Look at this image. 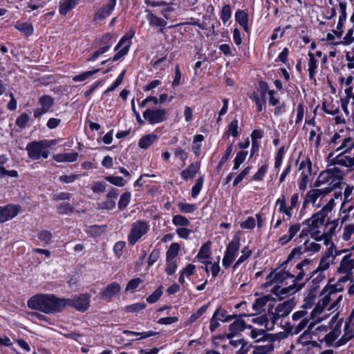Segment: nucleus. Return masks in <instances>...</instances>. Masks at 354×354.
I'll list each match as a JSON object with an SVG mask.
<instances>
[{"label": "nucleus", "mask_w": 354, "mask_h": 354, "mask_svg": "<svg viewBox=\"0 0 354 354\" xmlns=\"http://www.w3.org/2000/svg\"><path fill=\"white\" fill-rule=\"evenodd\" d=\"M65 302V299H59L53 295H37L28 301V306L45 313H53L62 310Z\"/></svg>", "instance_id": "obj_1"}, {"label": "nucleus", "mask_w": 354, "mask_h": 354, "mask_svg": "<svg viewBox=\"0 0 354 354\" xmlns=\"http://www.w3.org/2000/svg\"><path fill=\"white\" fill-rule=\"evenodd\" d=\"M342 290V288H337V285L332 286L326 290H324L322 294L325 295L317 303L316 306L311 313L312 317L320 315L330 301H333V303L330 306L328 310L336 311L339 308V303L342 299V295H337V292Z\"/></svg>", "instance_id": "obj_2"}, {"label": "nucleus", "mask_w": 354, "mask_h": 354, "mask_svg": "<svg viewBox=\"0 0 354 354\" xmlns=\"http://www.w3.org/2000/svg\"><path fill=\"white\" fill-rule=\"evenodd\" d=\"M344 176V172L339 168L330 166L319 174L315 185L319 187L322 185L327 184L328 187L326 188H331L332 192L342 183Z\"/></svg>", "instance_id": "obj_3"}, {"label": "nucleus", "mask_w": 354, "mask_h": 354, "mask_svg": "<svg viewBox=\"0 0 354 354\" xmlns=\"http://www.w3.org/2000/svg\"><path fill=\"white\" fill-rule=\"evenodd\" d=\"M335 205V200L330 198L329 201L322 208L320 211L314 214L311 218L306 219L304 224L309 228H319V225H324L325 218L328 216Z\"/></svg>", "instance_id": "obj_4"}, {"label": "nucleus", "mask_w": 354, "mask_h": 354, "mask_svg": "<svg viewBox=\"0 0 354 354\" xmlns=\"http://www.w3.org/2000/svg\"><path fill=\"white\" fill-rule=\"evenodd\" d=\"M330 192L331 188L310 189L305 196L303 207H305L308 204H311L317 208L320 207L322 199Z\"/></svg>", "instance_id": "obj_5"}, {"label": "nucleus", "mask_w": 354, "mask_h": 354, "mask_svg": "<svg viewBox=\"0 0 354 354\" xmlns=\"http://www.w3.org/2000/svg\"><path fill=\"white\" fill-rule=\"evenodd\" d=\"M248 328L250 329V337L254 340L255 342H274L279 339L286 337L287 335L285 333H279L277 334L268 333L263 329H259L249 326Z\"/></svg>", "instance_id": "obj_6"}, {"label": "nucleus", "mask_w": 354, "mask_h": 354, "mask_svg": "<svg viewBox=\"0 0 354 354\" xmlns=\"http://www.w3.org/2000/svg\"><path fill=\"white\" fill-rule=\"evenodd\" d=\"M149 229V223L146 221H138L133 223L128 234L129 244L135 245L142 236L147 233Z\"/></svg>", "instance_id": "obj_7"}, {"label": "nucleus", "mask_w": 354, "mask_h": 354, "mask_svg": "<svg viewBox=\"0 0 354 354\" xmlns=\"http://www.w3.org/2000/svg\"><path fill=\"white\" fill-rule=\"evenodd\" d=\"M46 143L42 140L28 143L26 148L28 157L32 160H39L41 157L47 158L49 151L46 149Z\"/></svg>", "instance_id": "obj_8"}, {"label": "nucleus", "mask_w": 354, "mask_h": 354, "mask_svg": "<svg viewBox=\"0 0 354 354\" xmlns=\"http://www.w3.org/2000/svg\"><path fill=\"white\" fill-rule=\"evenodd\" d=\"M304 286V283H299L293 279L292 284L287 287L275 286L271 289V293L282 300L289 295L294 294L300 290Z\"/></svg>", "instance_id": "obj_9"}, {"label": "nucleus", "mask_w": 354, "mask_h": 354, "mask_svg": "<svg viewBox=\"0 0 354 354\" xmlns=\"http://www.w3.org/2000/svg\"><path fill=\"white\" fill-rule=\"evenodd\" d=\"M334 152H330L328 156V167L335 166L336 165L351 167L354 165V161L349 156L345 155L346 153L339 152L338 155L334 156Z\"/></svg>", "instance_id": "obj_10"}, {"label": "nucleus", "mask_w": 354, "mask_h": 354, "mask_svg": "<svg viewBox=\"0 0 354 354\" xmlns=\"http://www.w3.org/2000/svg\"><path fill=\"white\" fill-rule=\"evenodd\" d=\"M240 246L239 238L234 237L227 247V250L223 259V265L225 268L230 267L234 259V257Z\"/></svg>", "instance_id": "obj_11"}, {"label": "nucleus", "mask_w": 354, "mask_h": 354, "mask_svg": "<svg viewBox=\"0 0 354 354\" xmlns=\"http://www.w3.org/2000/svg\"><path fill=\"white\" fill-rule=\"evenodd\" d=\"M167 112L162 109H147L143 113V117L150 124L162 122L166 120Z\"/></svg>", "instance_id": "obj_12"}, {"label": "nucleus", "mask_w": 354, "mask_h": 354, "mask_svg": "<svg viewBox=\"0 0 354 354\" xmlns=\"http://www.w3.org/2000/svg\"><path fill=\"white\" fill-rule=\"evenodd\" d=\"M133 36V32L126 34L118 42L117 46H115V50H118L121 48L113 57V61H117L126 54H127L130 46H131V39Z\"/></svg>", "instance_id": "obj_13"}, {"label": "nucleus", "mask_w": 354, "mask_h": 354, "mask_svg": "<svg viewBox=\"0 0 354 354\" xmlns=\"http://www.w3.org/2000/svg\"><path fill=\"white\" fill-rule=\"evenodd\" d=\"M295 306V302L293 300H288L277 306L274 310V313L272 315V323L274 324L276 320L280 317H284L288 316L292 310Z\"/></svg>", "instance_id": "obj_14"}, {"label": "nucleus", "mask_w": 354, "mask_h": 354, "mask_svg": "<svg viewBox=\"0 0 354 354\" xmlns=\"http://www.w3.org/2000/svg\"><path fill=\"white\" fill-rule=\"evenodd\" d=\"M38 103L40 107L36 109L33 113L34 117L37 118L49 111L54 104V98L48 95H44L39 98Z\"/></svg>", "instance_id": "obj_15"}, {"label": "nucleus", "mask_w": 354, "mask_h": 354, "mask_svg": "<svg viewBox=\"0 0 354 354\" xmlns=\"http://www.w3.org/2000/svg\"><path fill=\"white\" fill-rule=\"evenodd\" d=\"M313 260L305 259L296 266V269L299 270L298 274L295 277V281L297 283L302 281L305 276L307 277L306 279L310 276V273L313 272L312 270Z\"/></svg>", "instance_id": "obj_16"}, {"label": "nucleus", "mask_w": 354, "mask_h": 354, "mask_svg": "<svg viewBox=\"0 0 354 354\" xmlns=\"http://www.w3.org/2000/svg\"><path fill=\"white\" fill-rule=\"evenodd\" d=\"M65 307L73 306L80 311H85L89 306V297L86 295H81L72 299H65Z\"/></svg>", "instance_id": "obj_17"}, {"label": "nucleus", "mask_w": 354, "mask_h": 354, "mask_svg": "<svg viewBox=\"0 0 354 354\" xmlns=\"http://www.w3.org/2000/svg\"><path fill=\"white\" fill-rule=\"evenodd\" d=\"M330 258L331 254L330 252L325 254L321 259L319 266L317 268L313 270V272L310 273V276L307 279H306V281H308L317 273H319L317 278L320 279L321 280L323 279L324 276L322 275L319 272L326 270L329 268L331 263Z\"/></svg>", "instance_id": "obj_18"}, {"label": "nucleus", "mask_w": 354, "mask_h": 354, "mask_svg": "<svg viewBox=\"0 0 354 354\" xmlns=\"http://www.w3.org/2000/svg\"><path fill=\"white\" fill-rule=\"evenodd\" d=\"M145 12L147 13L146 19L149 21V25L152 27L159 28L160 32L162 33L167 24V21L165 19L156 16L149 9H146Z\"/></svg>", "instance_id": "obj_19"}, {"label": "nucleus", "mask_w": 354, "mask_h": 354, "mask_svg": "<svg viewBox=\"0 0 354 354\" xmlns=\"http://www.w3.org/2000/svg\"><path fill=\"white\" fill-rule=\"evenodd\" d=\"M20 207L15 205L0 207V223L12 219L19 212Z\"/></svg>", "instance_id": "obj_20"}, {"label": "nucleus", "mask_w": 354, "mask_h": 354, "mask_svg": "<svg viewBox=\"0 0 354 354\" xmlns=\"http://www.w3.org/2000/svg\"><path fill=\"white\" fill-rule=\"evenodd\" d=\"M354 317V310H353L351 315H350L349 319L346 322L344 326V334L343 336L337 341L336 343L337 346H342L351 340L353 337H354V334L353 331V327L351 325V319Z\"/></svg>", "instance_id": "obj_21"}, {"label": "nucleus", "mask_w": 354, "mask_h": 354, "mask_svg": "<svg viewBox=\"0 0 354 354\" xmlns=\"http://www.w3.org/2000/svg\"><path fill=\"white\" fill-rule=\"evenodd\" d=\"M301 225L299 223H291L288 227L287 234L279 239V242L283 245L290 242L293 237L300 231Z\"/></svg>", "instance_id": "obj_22"}, {"label": "nucleus", "mask_w": 354, "mask_h": 354, "mask_svg": "<svg viewBox=\"0 0 354 354\" xmlns=\"http://www.w3.org/2000/svg\"><path fill=\"white\" fill-rule=\"evenodd\" d=\"M120 291V286L116 282H113L102 290L100 295L102 298L111 299L116 296Z\"/></svg>", "instance_id": "obj_23"}, {"label": "nucleus", "mask_w": 354, "mask_h": 354, "mask_svg": "<svg viewBox=\"0 0 354 354\" xmlns=\"http://www.w3.org/2000/svg\"><path fill=\"white\" fill-rule=\"evenodd\" d=\"M115 4L116 0H110L104 7L97 10L95 15L94 19L100 20L109 16L114 9Z\"/></svg>", "instance_id": "obj_24"}, {"label": "nucleus", "mask_w": 354, "mask_h": 354, "mask_svg": "<svg viewBox=\"0 0 354 354\" xmlns=\"http://www.w3.org/2000/svg\"><path fill=\"white\" fill-rule=\"evenodd\" d=\"M339 8L341 10L342 13H341L340 16L339 17V21H338V23L337 25V29L335 30H333V33L337 35V37H341L343 34V30H342L343 23L346 19V6L344 3H342V2L339 3Z\"/></svg>", "instance_id": "obj_25"}, {"label": "nucleus", "mask_w": 354, "mask_h": 354, "mask_svg": "<svg viewBox=\"0 0 354 354\" xmlns=\"http://www.w3.org/2000/svg\"><path fill=\"white\" fill-rule=\"evenodd\" d=\"M117 196L118 194L116 192V190H111L106 196V200L104 202H102L99 204L100 208L104 209H113L115 206V199L117 198Z\"/></svg>", "instance_id": "obj_26"}, {"label": "nucleus", "mask_w": 354, "mask_h": 354, "mask_svg": "<svg viewBox=\"0 0 354 354\" xmlns=\"http://www.w3.org/2000/svg\"><path fill=\"white\" fill-rule=\"evenodd\" d=\"M354 268V259H351L350 256H345L340 261L338 270L341 273L348 274Z\"/></svg>", "instance_id": "obj_27"}, {"label": "nucleus", "mask_w": 354, "mask_h": 354, "mask_svg": "<svg viewBox=\"0 0 354 354\" xmlns=\"http://www.w3.org/2000/svg\"><path fill=\"white\" fill-rule=\"evenodd\" d=\"M246 328L245 322L243 319H236L229 326L230 333L227 334L228 339L232 338L235 333L239 331H243Z\"/></svg>", "instance_id": "obj_28"}, {"label": "nucleus", "mask_w": 354, "mask_h": 354, "mask_svg": "<svg viewBox=\"0 0 354 354\" xmlns=\"http://www.w3.org/2000/svg\"><path fill=\"white\" fill-rule=\"evenodd\" d=\"M200 169V164L195 162L191 164L187 169H184L181 171L180 176L183 179L187 180L188 179L193 178L194 176L198 173Z\"/></svg>", "instance_id": "obj_29"}, {"label": "nucleus", "mask_w": 354, "mask_h": 354, "mask_svg": "<svg viewBox=\"0 0 354 354\" xmlns=\"http://www.w3.org/2000/svg\"><path fill=\"white\" fill-rule=\"evenodd\" d=\"M341 324L342 321H338L333 330L324 335V339L328 345L332 344L339 335L341 333Z\"/></svg>", "instance_id": "obj_30"}, {"label": "nucleus", "mask_w": 354, "mask_h": 354, "mask_svg": "<svg viewBox=\"0 0 354 354\" xmlns=\"http://www.w3.org/2000/svg\"><path fill=\"white\" fill-rule=\"evenodd\" d=\"M295 279V276L286 271H279V272L273 273L271 272L268 277V279H270L272 281L277 283H282L284 280L288 278Z\"/></svg>", "instance_id": "obj_31"}, {"label": "nucleus", "mask_w": 354, "mask_h": 354, "mask_svg": "<svg viewBox=\"0 0 354 354\" xmlns=\"http://www.w3.org/2000/svg\"><path fill=\"white\" fill-rule=\"evenodd\" d=\"M77 157L78 153L70 152L56 154L53 156V159L57 162H74L77 160Z\"/></svg>", "instance_id": "obj_32"}, {"label": "nucleus", "mask_w": 354, "mask_h": 354, "mask_svg": "<svg viewBox=\"0 0 354 354\" xmlns=\"http://www.w3.org/2000/svg\"><path fill=\"white\" fill-rule=\"evenodd\" d=\"M353 148H354V141L353 138L348 137L341 140V145L335 149V151L347 153Z\"/></svg>", "instance_id": "obj_33"}, {"label": "nucleus", "mask_w": 354, "mask_h": 354, "mask_svg": "<svg viewBox=\"0 0 354 354\" xmlns=\"http://www.w3.org/2000/svg\"><path fill=\"white\" fill-rule=\"evenodd\" d=\"M269 300L268 296L257 298L252 304V309L256 313H261L264 310V307Z\"/></svg>", "instance_id": "obj_34"}, {"label": "nucleus", "mask_w": 354, "mask_h": 354, "mask_svg": "<svg viewBox=\"0 0 354 354\" xmlns=\"http://www.w3.org/2000/svg\"><path fill=\"white\" fill-rule=\"evenodd\" d=\"M77 4V0H65L59 3V12L62 15H66L70 10L74 8Z\"/></svg>", "instance_id": "obj_35"}, {"label": "nucleus", "mask_w": 354, "mask_h": 354, "mask_svg": "<svg viewBox=\"0 0 354 354\" xmlns=\"http://www.w3.org/2000/svg\"><path fill=\"white\" fill-rule=\"evenodd\" d=\"M158 136L153 133L144 136L140 139L138 142V146L141 149H147L155 142Z\"/></svg>", "instance_id": "obj_36"}, {"label": "nucleus", "mask_w": 354, "mask_h": 354, "mask_svg": "<svg viewBox=\"0 0 354 354\" xmlns=\"http://www.w3.org/2000/svg\"><path fill=\"white\" fill-rule=\"evenodd\" d=\"M235 19L244 30L248 31V15L243 10H238L235 14Z\"/></svg>", "instance_id": "obj_37"}, {"label": "nucleus", "mask_w": 354, "mask_h": 354, "mask_svg": "<svg viewBox=\"0 0 354 354\" xmlns=\"http://www.w3.org/2000/svg\"><path fill=\"white\" fill-rule=\"evenodd\" d=\"M276 205H279V212L286 215L289 218L292 217V212L288 209L286 205V197L282 195L276 201Z\"/></svg>", "instance_id": "obj_38"}, {"label": "nucleus", "mask_w": 354, "mask_h": 354, "mask_svg": "<svg viewBox=\"0 0 354 354\" xmlns=\"http://www.w3.org/2000/svg\"><path fill=\"white\" fill-rule=\"evenodd\" d=\"M299 171L301 176L305 175L311 176L312 175V163L309 159L302 160L299 166Z\"/></svg>", "instance_id": "obj_39"}, {"label": "nucleus", "mask_w": 354, "mask_h": 354, "mask_svg": "<svg viewBox=\"0 0 354 354\" xmlns=\"http://www.w3.org/2000/svg\"><path fill=\"white\" fill-rule=\"evenodd\" d=\"M16 29L23 32L24 35L28 36L32 34L33 27L31 24L28 22H17L15 25Z\"/></svg>", "instance_id": "obj_40"}, {"label": "nucleus", "mask_w": 354, "mask_h": 354, "mask_svg": "<svg viewBox=\"0 0 354 354\" xmlns=\"http://www.w3.org/2000/svg\"><path fill=\"white\" fill-rule=\"evenodd\" d=\"M214 317L223 322H229L236 317V315H227V311L221 308H218L214 313Z\"/></svg>", "instance_id": "obj_41"}, {"label": "nucleus", "mask_w": 354, "mask_h": 354, "mask_svg": "<svg viewBox=\"0 0 354 354\" xmlns=\"http://www.w3.org/2000/svg\"><path fill=\"white\" fill-rule=\"evenodd\" d=\"M268 86L266 82H260L259 84V87L257 90V92H254L252 95L251 96V98H255V97H257L258 98L261 99H266V94L268 92Z\"/></svg>", "instance_id": "obj_42"}, {"label": "nucleus", "mask_w": 354, "mask_h": 354, "mask_svg": "<svg viewBox=\"0 0 354 354\" xmlns=\"http://www.w3.org/2000/svg\"><path fill=\"white\" fill-rule=\"evenodd\" d=\"M106 230V225H92L88 227L87 232L93 237H97L104 234Z\"/></svg>", "instance_id": "obj_43"}, {"label": "nucleus", "mask_w": 354, "mask_h": 354, "mask_svg": "<svg viewBox=\"0 0 354 354\" xmlns=\"http://www.w3.org/2000/svg\"><path fill=\"white\" fill-rule=\"evenodd\" d=\"M267 344L263 346H257L253 351V354H268L274 349L273 342H266Z\"/></svg>", "instance_id": "obj_44"}, {"label": "nucleus", "mask_w": 354, "mask_h": 354, "mask_svg": "<svg viewBox=\"0 0 354 354\" xmlns=\"http://www.w3.org/2000/svg\"><path fill=\"white\" fill-rule=\"evenodd\" d=\"M309 62H308V72L309 77L311 80L314 79L315 71L317 68V60L315 58L313 53H309Z\"/></svg>", "instance_id": "obj_45"}, {"label": "nucleus", "mask_w": 354, "mask_h": 354, "mask_svg": "<svg viewBox=\"0 0 354 354\" xmlns=\"http://www.w3.org/2000/svg\"><path fill=\"white\" fill-rule=\"evenodd\" d=\"M210 246V242H207L204 245H203L199 250L197 257L200 259H206L209 258L211 254Z\"/></svg>", "instance_id": "obj_46"}, {"label": "nucleus", "mask_w": 354, "mask_h": 354, "mask_svg": "<svg viewBox=\"0 0 354 354\" xmlns=\"http://www.w3.org/2000/svg\"><path fill=\"white\" fill-rule=\"evenodd\" d=\"M180 250V245L177 243H173L169 246L167 252V259L174 260Z\"/></svg>", "instance_id": "obj_47"}, {"label": "nucleus", "mask_w": 354, "mask_h": 354, "mask_svg": "<svg viewBox=\"0 0 354 354\" xmlns=\"http://www.w3.org/2000/svg\"><path fill=\"white\" fill-rule=\"evenodd\" d=\"M304 248L306 252H316L320 250L321 245L314 241L306 240L304 243Z\"/></svg>", "instance_id": "obj_48"}, {"label": "nucleus", "mask_w": 354, "mask_h": 354, "mask_svg": "<svg viewBox=\"0 0 354 354\" xmlns=\"http://www.w3.org/2000/svg\"><path fill=\"white\" fill-rule=\"evenodd\" d=\"M100 71V69H95L93 71H89L84 72L80 75H75L73 77V80L74 82H83L85 80L90 77L91 75L98 73Z\"/></svg>", "instance_id": "obj_49"}, {"label": "nucleus", "mask_w": 354, "mask_h": 354, "mask_svg": "<svg viewBox=\"0 0 354 354\" xmlns=\"http://www.w3.org/2000/svg\"><path fill=\"white\" fill-rule=\"evenodd\" d=\"M172 223L176 226L187 227L189 225V220L182 215H176L173 217Z\"/></svg>", "instance_id": "obj_50"}, {"label": "nucleus", "mask_w": 354, "mask_h": 354, "mask_svg": "<svg viewBox=\"0 0 354 354\" xmlns=\"http://www.w3.org/2000/svg\"><path fill=\"white\" fill-rule=\"evenodd\" d=\"M242 255L239 258L235 264L234 268H237L241 263L245 261L252 254V251L248 247H245L241 250Z\"/></svg>", "instance_id": "obj_51"}, {"label": "nucleus", "mask_w": 354, "mask_h": 354, "mask_svg": "<svg viewBox=\"0 0 354 354\" xmlns=\"http://www.w3.org/2000/svg\"><path fill=\"white\" fill-rule=\"evenodd\" d=\"M238 128V120L234 119L230 123L226 135H232L233 137H236L239 135Z\"/></svg>", "instance_id": "obj_52"}, {"label": "nucleus", "mask_w": 354, "mask_h": 354, "mask_svg": "<svg viewBox=\"0 0 354 354\" xmlns=\"http://www.w3.org/2000/svg\"><path fill=\"white\" fill-rule=\"evenodd\" d=\"M131 198V194L129 192L124 193L121 195L118 207L120 209H124L129 203Z\"/></svg>", "instance_id": "obj_53"}, {"label": "nucleus", "mask_w": 354, "mask_h": 354, "mask_svg": "<svg viewBox=\"0 0 354 354\" xmlns=\"http://www.w3.org/2000/svg\"><path fill=\"white\" fill-rule=\"evenodd\" d=\"M232 11L230 5H225L221 10V19L223 23H226L231 17Z\"/></svg>", "instance_id": "obj_54"}, {"label": "nucleus", "mask_w": 354, "mask_h": 354, "mask_svg": "<svg viewBox=\"0 0 354 354\" xmlns=\"http://www.w3.org/2000/svg\"><path fill=\"white\" fill-rule=\"evenodd\" d=\"M111 48V45L109 44H107L103 47H101L99 49H97V50H95L93 54L91 55V57H89L87 61L88 62H91V61H94L95 59H96L100 55H102L104 54V53H106V51H108Z\"/></svg>", "instance_id": "obj_55"}, {"label": "nucleus", "mask_w": 354, "mask_h": 354, "mask_svg": "<svg viewBox=\"0 0 354 354\" xmlns=\"http://www.w3.org/2000/svg\"><path fill=\"white\" fill-rule=\"evenodd\" d=\"M124 74L125 71H123L117 77L113 84L104 91V94L113 91L122 82Z\"/></svg>", "instance_id": "obj_56"}, {"label": "nucleus", "mask_w": 354, "mask_h": 354, "mask_svg": "<svg viewBox=\"0 0 354 354\" xmlns=\"http://www.w3.org/2000/svg\"><path fill=\"white\" fill-rule=\"evenodd\" d=\"M203 176H201L197 180L196 184L192 187V197L195 198L198 195V194L203 187Z\"/></svg>", "instance_id": "obj_57"}, {"label": "nucleus", "mask_w": 354, "mask_h": 354, "mask_svg": "<svg viewBox=\"0 0 354 354\" xmlns=\"http://www.w3.org/2000/svg\"><path fill=\"white\" fill-rule=\"evenodd\" d=\"M306 252L304 250V248L298 247L292 250L291 252L289 254L288 257V261H290L292 259H299L301 255Z\"/></svg>", "instance_id": "obj_58"}, {"label": "nucleus", "mask_w": 354, "mask_h": 354, "mask_svg": "<svg viewBox=\"0 0 354 354\" xmlns=\"http://www.w3.org/2000/svg\"><path fill=\"white\" fill-rule=\"evenodd\" d=\"M162 287H159L158 288H157L153 292V294H151V295H149L147 299V301L150 303V304H153V303H155L156 301L158 300V299L160 297V296L162 295Z\"/></svg>", "instance_id": "obj_59"}, {"label": "nucleus", "mask_w": 354, "mask_h": 354, "mask_svg": "<svg viewBox=\"0 0 354 354\" xmlns=\"http://www.w3.org/2000/svg\"><path fill=\"white\" fill-rule=\"evenodd\" d=\"M105 179L110 183L119 187H122L125 184L124 179L120 176H107Z\"/></svg>", "instance_id": "obj_60"}, {"label": "nucleus", "mask_w": 354, "mask_h": 354, "mask_svg": "<svg viewBox=\"0 0 354 354\" xmlns=\"http://www.w3.org/2000/svg\"><path fill=\"white\" fill-rule=\"evenodd\" d=\"M268 169V165L265 164L259 168L258 171L253 176L252 179L254 180H262L264 175L266 174Z\"/></svg>", "instance_id": "obj_61"}, {"label": "nucleus", "mask_w": 354, "mask_h": 354, "mask_svg": "<svg viewBox=\"0 0 354 354\" xmlns=\"http://www.w3.org/2000/svg\"><path fill=\"white\" fill-rule=\"evenodd\" d=\"M354 232V224H348L344 228L342 238L344 241L350 239L352 234Z\"/></svg>", "instance_id": "obj_62"}, {"label": "nucleus", "mask_w": 354, "mask_h": 354, "mask_svg": "<svg viewBox=\"0 0 354 354\" xmlns=\"http://www.w3.org/2000/svg\"><path fill=\"white\" fill-rule=\"evenodd\" d=\"M354 41V30L349 29L343 40L341 41V44L344 45H349Z\"/></svg>", "instance_id": "obj_63"}, {"label": "nucleus", "mask_w": 354, "mask_h": 354, "mask_svg": "<svg viewBox=\"0 0 354 354\" xmlns=\"http://www.w3.org/2000/svg\"><path fill=\"white\" fill-rule=\"evenodd\" d=\"M29 118L30 117L27 113H23L17 118L16 124L21 128H24Z\"/></svg>", "instance_id": "obj_64"}]
</instances>
